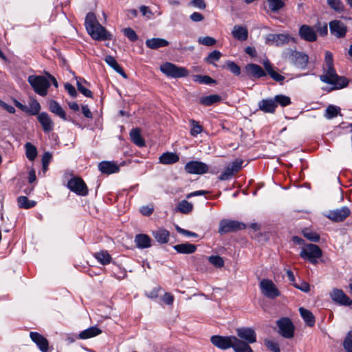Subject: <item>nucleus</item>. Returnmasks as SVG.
<instances>
[{"instance_id":"f257e3e1","label":"nucleus","mask_w":352,"mask_h":352,"mask_svg":"<svg viewBox=\"0 0 352 352\" xmlns=\"http://www.w3.org/2000/svg\"><path fill=\"white\" fill-rule=\"evenodd\" d=\"M325 65L323 67V74L320 76L322 82L333 85L332 89H339L348 85L349 81L344 76H339L333 67L332 54L327 51L324 57Z\"/></svg>"},{"instance_id":"f03ea898","label":"nucleus","mask_w":352,"mask_h":352,"mask_svg":"<svg viewBox=\"0 0 352 352\" xmlns=\"http://www.w3.org/2000/svg\"><path fill=\"white\" fill-rule=\"evenodd\" d=\"M85 27L89 35L95 40L111 39V34L98 23L94 13L87 14Z\"/></svg>"},{"instance_id":"7ed1b4c3","label":"nucleus","mask_w":352,"mask_h":352,"mask_svg":"<svg viewBox=\"0 0 352 352\" xmlns=\"http://www.w3.org/2000/svg\"><path fill=\"white\" fill-rule=\"evenodd\" d=\"M283 56L298 68L304 69L307 66L309 56L303 52L287 49L284 51Z\"/></svg>"},{"instance_id":"20e7f679","label":"nucleus","mask_w":352,"mask_h":352,"mask_svg":"<svg viewBox=\"0 0 352 352\" xmlns=\"http://www.w3.org/2000/svg\"><path fill=\"white\" fill-rule=\"evenodd\" d=\"M34 91L41 96H45L47 94V89L50 87V82L47 78L43 76L31 75L28 78Z\"/></svg>"},{"instance_id":"39448f33","label":"nucleus","mask_w":352,"mask_h":352,"mask_svg":"<svg viewBox=\"0 0 352 352\" xmlns=\"http://www.w3.org/2000/svg\"><path fill=\"white\" fill-rule=\"evenodd\" d=\"M160 71L166 76L173 78L186 77L188 75V71L185 67L168 62L160 65Z\"/></svg>"},{"instance_id":"423d86ee","label":"nucleus","mask_w":352,"mask_h":352,"mask_svg":"<svg viewBox=\"0 0 352 352\" xmlns=\"http://www.w3.org/2000/svg\"><path fill=\"white\" fill-rule=\"evenodd\" d=\"M322 255L321 249L317 245L311 243L305 245L300 252L302 258L308 259L313 264H316L317 259L320 258Z\"/></svg>"},{"instance_id":"0eeeda50","label":"nucleus","mask_w":352,"mask_h":352,"mask_svg":"<svg viewBox=\"0 0 352 352\" xmlns=\"http://www.w3.org/2000/svg\"><path fill=\"white\" fill-rule=\"evenodd\" d=\"M259 287L263 295L270 299H274L280 295L276 285L270 279H262L259 283Z\"/></svg>"},{"instance_id":"6e6552de","label":"nucleus","mask_w":352,"mask_h":352,"mask_svg":"<svg viewBox=\"0 0 352 352\" xmlns=\"http://www.w3.org/2000/svg\"><path fill=\"white\" fill-rule=\"evenodd\" d=\"M278 333L285 338H292L294 336V325L287 317H283L276 321Z\"/></svg>"},{"instance_id":"1a4fd4ad","label":"nucleus","mask_w":352,"mask_h":352,"mask_svg":"<svg viewBox=\"0 0 352 352\" xmlns=\"http://www.w3.org/2000/svg\"><path fill=\"white\" fill-rule=\"evenodd\" d=\"M246 228L245 223L229 219H223L219 223V232L223 234L228 232H236Z\"/></svg>"},{"instance_id":"9d476101","label":"nucleus","mask_w":352,"mask_h":352,"mask_svg":"<svg viewBox=\"0 0 352 352\" xmlns=\"http://www.w3.org/2000/svg\"><path fill=\"white\" fill-rule=\"evenodd\" d=\"M289 41L296 42L294 38L285 34H269L265 36V43L269 45L283 46L289 43Z\"/></svg>"},{"instance_id":"9b49d317","label":"nucleus","mask_w":352,"mask_h":352,"mask_svg":"<svg viewBox=\"0 0 352 352\" xmlns=\"http://www.w3.org/2000/svg\"><path fill=\"white\" fill-rule=\"evenodd\" d=\"M235 336H212L210 338L211 343L216 347L221 349L226 350L232 348Z\"/></svg>"},{"instance_id":"f8f14e48","label":"nucleus","mask_w":352,"mask_h":352,"mask_svg":"<svg viewBox=\"0 0 352 352\" xmlns=\"http://www.w3.org/2000/svg\"><path fill=\"white\" fill-rule=\"evenodd\" d=\"M208 166L200 161H190L186 164L184 170L187 173L202 175L208 171Z\"/></svg>"},{"instance_id":"ddd939ff","label":"nucleus","mask_w":352,"mask_h":352,"mask_svg":"<svg viewBox=\"0 0 352 352\" xmlns=\"http://www.w3.org/2000/svg\"><path fill=\"white\" fill-rule=\"evenodd\" d=\"M67 187L78 195L85 196L88 194V189L84 181L79 177H74L69 180Z\"/></svg>"},{"instance_id":"4468645a","label":"nucleus","mask_w":352,"mask_h":352,"mask_svg":"<svg viewBox=\"0 0 352 352\" xmlns=\"http://www.w3.org/2000/svg\"><path fill=\"white\" fill-rule=\"evenodd\" d=\"M351 214V210L347 206L330 210L327 217L335 222H340L347 218Z\"/></svg>"},{"instance_id":"2eb2a0df","label":"nucleus","mask_w":352,"mask_h":352,"mask_svg":"<svg viewBox=\"0 0 352 352\" xmlns=\"http://www.w3.org/2000/svg\"><path fill=\"white\" fill-rule=\"evenodd\" d=\"M330 32L338 38H344L347 32L346 25L339 20H333L329 23Z\"/></svg>"},{"instance_id":"dca6fc26","label":"nucleus","mask_w":352,"mask_h":352,"mask_svg":"<svg viewBox=\"0 0 352 352\" xmlns=\"http://www.w3.org/2000/svg\"><path fill=\"white\" fill-rule=\"evenodd\" d=\"M237 336L247 343H254L256 342V333L250 327H241L236 330Z\"/></svg>"},{"instance_id":"f3484780","label":"nucleus","mask_w":352,"mask_h":352,"mask_svg":"<svg viewBox=\"0 0 352 352\" xmlns=\"http://www.w3.org/2000/svg\"><path fill=\"white\" fill-rule=\"evenodd\" d=\"M300 37L307 42H314L317 40V34L314 28L308 25H302L298 31Z\"/></svg>"},{"instance_id":"a211bd4d","label":"nucleus","mask_w":352,"mask_h":352,"mask_svg":"<svg viewBox=\"0 0 352 352\" xmlns=\"http://www.w3.org/2000/svg\"><path fill=\"white\" fill-rule=\"evenodd\" d=\"M331 297L334 302L340 305L349 306L352 304V300L339 289H334L331 293Z\"/></svg>"},{"instance_id":"6ab92c4d","label":"nucleus","mask_w":352,"mask_h":352,"mask_svg":"<svg viewBox=\"0 0 352 352\" xmlns=\"http://www.w3.org/2000/svg\"><path fill=\"white\" fill-rule=\"evenodd\" d=\"M245 72L250 78H260L266 75L263 68L256 64L250 63L245 67Z\"/></svg>"},{"instance_id":"aec40b11","label":"nucleus","mask_w":352,"mask_h":352,"mask_svg":"<svg viewBox=\"0 0 352 352\" xmlns=\"http://www.w3.org/2000/svg\"><path fill=\"white\" fill-rule=\"evenodd\" d=\"M37 119L45 133H48L54 129V122L47 113H40L37 116Z\"/></svg>"},{"instance_id":"412c9836","label":"nucleus","mask_w":352,"mask_h":352,"mask_svg":"<svg viewBox=\"0 0 352 352\" xmlns=\"http://www.w3.org/2000/svg\"><path fill=\"white\" fill-rule=\"evenodd\" d=\"M258 106L261 111L267 113H274L277 108L273 98L261 100L258 102Z\"/></svg>"},{"instance_id":"4be33fe9","label":"nucleus","mask_w":352,"mask_h":352,"mask_svg":"<svg viewBox=\"0 0 352 352\" xmlns=\"http://www.w3.org/2000/svg\"><path fill=\"white\" fill-rule=\"evenodd\" d=\"M30 336L42 352H47L49 343L46 338L37 332H31Z\"/></svg>"},{"instance_id":"5701e85b","label":"nucleus","mask_w":352,"mask_h":352,"mask_svg":"<svg viewBox=\"0 0 352 352\" xmlns=\"http://www.w3.org/2000/svg\"><path fill=\"white\" fill-rule=\"evenodd\" d=\"M152 235L156 241L160 244H166L169 241L170 232L163 228H160L152 232Z\"/></svg>"},{"instance_id":"b1692460","label":"nucleus","mask_w":352,"mask_h":352,"mask_svg":"<svg viewBox=\"0 0 352 352\" xmlns=\"http://www.w3.org/2000/svg\"><path fill=\"white\" fill-rule=\"evenodd\" d=\"M135 242L138 248L145 249L151 246V237L145 234H139L135 236Z\"/></svg>"},{"instance_id":"393cba45","label":"nucleus","mask_w":352,"mask_h":352,"mask_svg":"<svg viewBox=\"0 0 352 352\" xmlns=\"http://www.w3.org/2000/svg\"><path fill=\"white\" fill-rule=\"evenodd\" d=\"M232 36L241 41L247 40L248 37V31L245 27L241 25H234L232 31Z\"/></svg>"},{"instance_id":"a878e982","label":"nucleus","mask_w":352,"mask_h":352,"mask_svg":"<svg viewBox=\"0 0 352 352\" xmlns=\"http://www.w3.org/2000/svg\"><path fill=\"white\" fill-rule=\"evenodd\" d=\"M98 168L102 173L108 175L115 173L119 170V166L116 164L106 161L100 162Z\"/></svg>"},{"instance_id":"bb28decb","label":"nucleus","mask_w":352,"mask_h":352,"mask_svg":"<svg viewBox=\"0 0 352 352\" xmlns=\"http://www.w3.org/2000/svg\"><path fill=\"white\" fill-rule=\"evenodd\" d=\"M249 344L250 343L243 342L235 336L232 348L234 352H253Z\"/></svg>"},{"instance_id":"cd10ccee","label":"nucleus","mask_w":352,"mask_h":352,"mask_svg":"<svg viewBox=\"0 0 352 352\" xmlns=\"http://www.w3.org/2000/svg\"><path fill=\"white\" fill-rule=\"evenodd\" d=\"M147 47L150 49H158L160 47H163L168 46L169 43L168 41L164 38H153L150 39H147L145 43Z\"/></svg>"},{"instance_id":"c85d7f7f","label":"nucleus","mask_w":352,"mask_h":352,"mask_svg":"<svg viewBox=\"0 0 352 352\" xmlns=\"http://www.w3.org/2000/svg\"><path fill=\"white\" fill-rule=\"evenodd\" d=\"M49 109L52 113L59 116L63 120H67V116H66V113H65L64 109L61 107V106L56 100H50Z\"/></svg>"},{"instance_id":"c756f323","label":"nucleus","mask_w":352,"mask_h":352,"mask_svg":"<svg viewBox=\"0 0 352 352\" xmlns=\"http://www.w3.org/2000/svg\"><path fill=\"white\" fill-rule=\"evenodd\" d=\"M173 248L180 254H192L197 250L195 245L189 243L175 245L173 246Z\"/></svg>"},{"instance_id":"7c9ffc66","label":"nucleus","mask_w":352,"mask_h":352,"mask_svg":"<svg viewBox=\"0 0 352 352\" xmlns=\"http://www.w3.org/2000/svg\"><path fill=\"white\" fill-rule=\"evenodd\" d=\"M299 312L303 320L306 323V324L309 327H313L315 324V317L314 314L310 311L309 310L304 308V307H300L299 308Z\"/></svg>"},{"instance_id":"2f4dec72","label":"nucleus","mask_w":352,"mask_h":352,"mask_svg":"<svg viewBox=\"0 0 352 352\" xmlns=\"http://www.w3.org/2000/svg\"><path fill=\"white\" fill-rule=\"evenodd\" d=\"M102 333V331L98 328L97 327H91L82 331H81L78 338L82 340L89 339L93 337H95Z\"/></svg>"},{"instance_id":"473e14b6","label":"nucleus","mask_w":352,"mask_h":352,"mask_svg":"<svg viewBox=\"0 0 352 352\" xmlns=\"http://www.w3.org/2000/svg\"><path fill=\"white\" fill-rule=\"evenodd\" d=\"M179 160V156L171 152L164 153L160 157V162L163 164H172L178 162Z\"/></svg>"},{"instance_id":"72a5a7b5","label":"nucleus","mask_w":352,"mask_h":352,"mask_svg":"<svg viewBox=\"0 0 352 352\" xmlns=\"http://www.w3.org/2000/svg\"><path fill=\"white\" fill-rule=\"evenodd\" d=\"M94 257L102 265H105L111 263V257L107 251L102 250L94 254Z\"/></svg>"},{"instance_id":"f704fd0d","label":"nucleus","mask_w":352,"mask_h":352,"mask_svg":"<svg viewBox=\"0 0 352 352\" xmlns=\"http://www.w3.org/2000/svg\"><path fill=\"white\" fill-rule=\"evenodd\" d=\"M221 98L217 94L210 95L200 98L199 102L205 106H210L214 103L220 102Z\"/></svg>"},{"instance_id":"c9c22d12","label":"nucleus","mask_w":352,"mask_h":352,"mask_svg":"<svg viewBox=\"0 0 352 352\" xmlns=\"http://www.w3.org/2000/svg\"><path fill=\"white\" fill-rule=\"evenodd\" d=\"M192 204L188 202L186 200H182L178 203L175 208V211L179 212L183 214H188L192 211Z\"/></svg>"},{"instance_id":"e433bc0d","label":"nucleus","mask_w":352,"mask_h":352,"mask_svg":"<svg viewBox=\"0 0 352 352\" xmlns=\"http://www.w3.org/2000/svg\"><path fill=\"white\" fill-rule=\"evenodd\" d=\"M287 0H267L270 10L273 12H277L282 9Z\"/></svg>"},{"instance_id":"4c0bfd02","label":"nucleus","mask_w":352,"mask_h":352,"mask_svg":"<svg viewBox=\"0 0 352 352\" xmlns=\"http://www.w3.org/2000/svg\"><path fill=\"white\" fill-rule=\"evenodd\" d=\"M104 60L109 66L114 69L117 72L120 73L124 78H126L125 73L113 56H107Z\"/></svg>"},{"instance_id":"58836bf2","label":"nucleus","mask_w":352,"mask_h":352,"mask_svg":"<svg viewBox=\"0 0 352 352\" xmlns=\"http://www.w3.org/2000/svg\"><path fill=\"white\" fill-rule=\"evenodd\" d=\"M133 144L140 148L145 146V140L141 135V130L139 128L133 129Z\"/></svg>"},{"instance_id":"ea45409f","label":"nucleus","mask_w":352,"mask_h":352,"mask_svg":"<svg viewBox=\"0 0 352 352\" xmlns=\"http://www.w3.org/2000/svg\"><path fill=\"white\" fill-rule=\"evenodd\" d=\"M25 154L28 159L33 161L37 156L36 148L30 142L25 144Z\"/></svg>"},{"instance_id":"a19ab883","label":"nucleus","mask_w":352,"mask_h":352,"mask_svg":"<svg viewBox=\"0 0 352 352\" xmlns=\"http://www.w3.org/2000/svg\"><path fill=\"white\" fill-rule=\"evenodd\" d=\"M29 106L30 107H28V111H26L27 113L33 116H38L39 114L41 105L36 100H32L29 104Z\"/></svg>"},{"instance_id":"79ce46f5","label":"nucleus","mask_w":352,"mask_h":352,"mask_svg":"<svg viewBox=\"0 0 352 352\" xmlns=\"http://www.w3.org/2000/svg\"><path fill=\"white\" fill-rule=\"evenodd\" d=\"M273 99L275 101V104L278 106L280 104L281 107H286L291 104V99L289 96L285 95L279 94L275 96Z\"/></svg>"},{"instance_id":"37998d69","label":"nucleus","mask_w":352,"mask_h":352,"mask_svg":"<svg viewBox=\"0 0 352 352\" xmlns=\"http://www.w3.org/2000/svg\"><path fill=\"white\" fill-rule=\"evenodd\" d=\"M18 205L22 208H30L36 205L34 201H30L28 197L25 196H20L17 198Z\"/></svg>"},{"instance_id":"c03bdc74","label":"nucleus","mask_w":352,"mask_h":352,"mask_svg":"<svg viewBox=\"0 0 352 352\" xmlns=\"http://www.w3.org/2000/svg\"><path fill=\"white\" fill-rule=\"evenodd\" d=\"M327 4L338 12H342L344 10V6L341 0H327Z\"/></svg>"},{"instance_id":"a18cd8bd","label":"nucleus","mask_w":352,"mask_h":352,"mask_svg":"<svg viewBox=\"0 0 352 352\" xmlns=\"http://www.w3.org/2000/svg\"><path fill=\"white\" fill-rule=\"evenodd\" d=\"M221 53L218 50H213L205 58V61L209 64L214 65L216 61H218L221 57Z\"/></svg>"},{"instance_id":"49530a36","label":"nucleus","mask_w":352,"mask_h":352,"mask_svg":"<svg viewBox=\"0 0 352 352\" xmlns=\"http://www.w3.org/2000/svg\"><path fill=\"white\" fill-rule=\"evenodd\" d=\"M340 109L334 105H329L326 109L325 117L327 119H332L336 117L340 113Z\"/></svg>"},{"instance_id":"de8ad7c7","label":"nucleus","mask_w":352,"mask_h":352,"mask_svg":"<svg viewBox=\"0 0 352 352\" xmlns=\"http://www.w3.org/2000/svg\"><path fill=\"white\" fill-rule=\"evenodd\" d=\"M303 236L312 242H318L320 240V235L307 228L302 230Z\"/></svg>"},{"instance_id":"09e8293b","label":"nucleus","mask_w":352,"mask_h":352,"mask_svg":"<svg viewBox=\"0 0 352 352\" xmlns=\"http://www.w3.org/2000/svg\"><path fill=\"white\" fill-rule=\"evenodd\" d=\"M208 259V261L216 267L221 268L224 265V261L219 256H210Z\"/></svg>"},{"instance_id":"8fccbe9b","label":"nucleus","mask_w":352,"mask_h":352,"mask_svg":"<svg viewBox=\"0 0 352 352\" xmlns=\"http://www.w3.org/2000/svg\"><path fill=\"white\" fill-rule=\"evenodd\" d=\"M236 172L231 168L230 165L226 167L224 171L220 175L219 179L220 180H228L230 179Z\"/></svg>"},{"instance_id":"3c124183","label":"nucleus","mask_w":352,"mask_h":352,"mask_svg":"<svg viewBox=\"0 0 352 352\" xmlns=\"http://www.w3.org/2000/svg\"><path fill=\"white\" fill-rule=\"evenodd\" d=\"M195 81L198 82L200 84L205 85H210L215 82V80L210 76L204 75H196L195 76Z\"/></svg>"},{"instance_id":"603ef678","label":"nucleus","mask_w":352,"mask_h":352,"mask_svg":"<svg viewBox=\"0 0 352 352\" xmlns=\"http://www.w3.org/2000/svg\"><path fill=\"white\" fill-rule=\"evenodd\" d=\"M190 124H191V130H190V134L192 136H197L198 134L201 133L202 132L203 128L202 126L199 124L198 122L191 120H190Z\"/></svg>"},{"instance_id":"864d4df0","label":"nucleus","mask_w":352,"mask_h":352,"mask_svg":"<svg viewBox=\"0 0 352 352\" xmlns=\"http://www.w3.org/2000/svg\"><path fill=\"white\" fill-rule=\"evenodd\" d=\"M343 346L347 352H352V330L346 334Z\"/></svg>"},{"instance_id":"5fc2aeb1","label":"nucleus","mask_w":352,"mask_h":352,"mask_svg":"<svg viewBox=\"0 0 352 352\" xmlns=\"http://www.w3.org/2000/svg\"><path fill=\"white\" fill-rule=\"evenodd\" d=\"M264 343L267 349L273 351V352H280V347L277 342L270 340L269 339H265L264 340Z\"/></svg>"},{"instance_id":"6e6d98bb","label":"nucleus","mask_w":352,"mask_h":352,"mask_svg":"<svg viewBox=\"0 0 352 352\" xmlns=\"http://www.w3.org/2000/svg\"><path fill=\"white\" fill-rule=\"evenodd\" d=\"M226 66L229 69V70L236 76H239L241 74V68L236 65L234 62L231 60H228L226 62Z\"/></svg>"},{"instance_id":"4d7b16f0","label":"nucleus","mask_w":352,"mask_h":352,"mask_svg":"<svg viewBox=\"0 0 352 352\" xmlns=\"http://www.w3.org/2000/svg\"><path fill=\"white\" fill-rule=\"evenodd\" d=\"M76 86H77V88H78V90L82 94H83L85 96L88 97V98H92L93 97L92 92L89 89H88L86 87H85L83 86V85H82V82L80 80H77Z\"/></svg>"},{"instance_id":"13d9d810","label":"nucleus","mask_w":352,"mask_h":352,"mask_svg":"<svg viewBox=\"0 0 352 352\" xmlns=\"http://www.w3.org/2000/svg\"><path fill=\"white\" fill-rule=\"evenodd\" d=\"M198 43L205 46H212L216 43V40L210 36L199 37Z\"/></svg>"},{"instance_id":"bf43d9fd","label":"nucleus","mask_w":352,"mask_h":352,"mask_svg":"<svg viewBox=\"0 0 352 352\" xmlns=\"http://www.w3.org/2000/svg\"><path fill=\"white\" fill-rule=\"evenodd\" d=\"M154 211V206L153 204H149L146 206H143L140 208V212L144 215L148 217L150 216Z\"/></svg>"},{"instance_id":"052dcab7","label":"nucleus","mask_w":352,"mask_h":352,"mask_svg":"<svg viewBox=\"0 0 352 352\" xmlns=\"http://www.w3.org/2000/svg\"><path fill=\"white\" fill-rule=\"evenodd\" d=\"M52 155L49 152H46L43 154L42 157V165H43V169L44 171H46L47 170V167L49 165V163L52 160Z\"/></svg>"},{"instance_id":"680f3d73","label":"nucleus","mask_w":352,"mask_h":352,"mask_svg":"<svg viewBox=\"0 0 352 352\" xmlns=\"http://www.w3.org/2000/svg\"><path fill=\"white\" fill-rule=\"evenodd\" d=\"M317 31L319 34L322 36H324L328 34L327 23H324L321 25L320 23H318L316 25Z\"/></svg>"},{"instance_id":"e2e57ef3","label":"nucleus","mask_w":352,"mask_h":352,"mask_svg":"<svg viewBox=\"0 0 352 352\" xmlns=\"http://www.w3.org/2000/svg\"><path fill=\"white\" fill-rule=\"evenodd\" d=\"M294 286L296 288H297L304 292H308L310 290L309 285L305 281H302L300 284L294 283Z\"/></svg>"},{"instance_id":"0e129e2a","label":"nucleus","mask_w":352,"mask_h":352,"mask_svg":"<svg viewBox=\"0 0 352 352\" xmlns=\"http://www.w3.org/2000/svg\"><path fill=\"white\" fill-rule=\"evenodd\" d=\"M270 77L275 81L276 82H282L284 80H285V77L280 74H279L278 73H277L276 71L273 70V71H270V72H269L268 74Z\"/></svg>"},{"instance_id":"69168bd1","label":"nucleus","mask_w":352,"mask_h":352,"mask_svg":"<svg viewBox=\"0 0 352 352\" xmlns=\"http://www.w3.org/2000/svg\"><path fill=\"white\" fill-rule=\"evenodd\" d=\"M243 161L241 159H237L232 162L230 165L231 168L237 173L242 167Z\"/></svg>"},{"instance_id":"338daca9","label":"nucleus","mask_w":352,"mask_h":352,"mask_svg":"<svg viewBox=\"0 0 352 352\" xmlns=\"http://www.w3.org/2000/svg\"><path fill=\"white\" fill-rule=\"evenodd\" d=\"M65 89L67 90L68 94L73 98H76L77 96V91L75 87L71 85L70 83H66L65 85Z\"/></svg>"},{"instance_id":"774afa93","label":"nucleus","mask_w":352,"mask_h":352,"mask_svg":"<svg viewBox=\"0 0 352 352\" xmlns=\"http://www.w3.org/2000/svg\"><path fill=\"white\" fill-rule=\"evenodd\" d=\"M162 300L164 303L172 305L174 301V296L170 293L166 292L162 298Z\"/></svg>"}]
</instances>
